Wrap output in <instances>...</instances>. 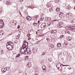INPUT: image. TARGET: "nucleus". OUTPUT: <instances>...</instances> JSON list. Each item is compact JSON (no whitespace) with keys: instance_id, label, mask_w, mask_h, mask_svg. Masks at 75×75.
Instances as JSON below:
<instances>
[{"instance_id":"f257e3e1","label":"nucleus","mask_w":75,"mask_h":75,"mask_svg":"<svg viewBox=\"0 0 75 75\" xmlns=\"http://www.w3.org/2000/svg\"><path fill=\"white\" fill-rule=\"evenodd\" d=\"M23 47V49L24 50V51H25H25H26L27 53H28V52L30 50V49L28 48V47H27V46H25Z\"/></svg>"},{"instance_id":"f03ea898","label":"nucleus","mask_w":75,"mask_h":75,"mask_svg":"<svg viewBox=\"0 0 75 75\" xmlns=\"http://www.w3.org/2000/svg\"><path fill=\"white\" fill-rule=\"evenodd\" d=\"M62 65L59 63H57L56 64V67L58 69H62Z\"/></svg>"},{"instance_id":"7ed1b4c3","label":"nucleus","mask_w":75,"mask_h":75,"mask_svg":"<svg viewBox=\"0 0 75 75\" xmlns=\"http://www.w3.org/2000/svg\"><path fill=\"white\" fill-rule=\"evenodd\" d=\"M69 21H70L71 24H72L73 25H75V21L74 19L72 18L70 19H69Z\"/></svg>"},{"instance_id":"20e7f679","label":"nucleus","mask_w":75,"mask_h":75,"mask_svg":"<svg viewBox=\"0 0 75 75\" xmlns=\"http://www.w3.org/2000/svg\"><path fill=\"white\" fill-rule=\"evenodd\" d=\"M23 42L24 43L22 45V48H24V47H25V46L26 47H26H28V42H27L25 40Z\"/></svg>"},{"instance_id":"39448f33","label":"nucleus","mask_w":75,"mask_h":75,"mask_svg":"<svg viewBox=\"0 0 75 75\" xmlns=\"http://www.w3.org/2000/svg\"><path fill=\"white\" fill-rule=\"evenodd\" d=\"M38 48H37V49L36 48L33 49V54H36L37 52L38 51Z\"/></svg>"},{"instance_id":"423d86ee","label":"nucleus","mask_w":75,"mask_h":75,"mask_svg":"<svg viewBox=\"0 0 75 75\" xmlns=\"http://www.w3.org/2000/svg\"><path fill=\"white\" fill-rule=\"evenodd\" d=\"M60 13L59 14V16L61 18H63L64 17V14L62 13Z\"/></svg>"},{"instance_id":"0eeeda50","label":"nucleus","mask_w":75,"mask_h":75,"mask_svg":"<svg viewBox=\"0 0 75 75\" xmlns=\"http://www.w3.org/2000/svg\"><path fill=\"white\" fill-rule=\"evenodd\" d=\"M46 24L44 23L42 24V25L40 27L41 28H45L46 27Z\"/></svg>"},{"instance_id":"6e6552de","label":"nucleus","mask_w":75,"mask_h":75,"mask_svg":"<svg viewBox=\"0 0 75 75\" xmlns=\"http://www.w3.org/2000/svg\"><path fill=\"white\" fill-rule=\"evenodd\" d=\"M50 33L51 34H56L57 33V30H52L50 31Z\"/></svg>"},{"instance_id":"1a4fd4ad","label":"nucleus","mask_w":75,"mask_h":75,"mask_svg":"<svg viewBox=\"0 0 75 75\" xmlns=\"http://www.w3.org/2000/svg\"><path fill=\"white\" fill-rule=\"evenodd\" d=\"M1 71L2 72H3V73H4V72H6V68H2L1 69Z\"/></svg>"},{"instance_id":"9d476101","label":"nucleus","mask_w":75,"mask_h":75,"mask_svg":"<svg viewBox=\"0 0 75 75\" xmlns=\"http://www.w3.org/2000/svg\"><path fill=\"white\" fill-rule=\"evenodd\" d=\"M27 20H31V17L30 16H28L26 17Z\"/></svg>"},{"instance_id":"9b49d317","label":"nucleus","mask_w":75,"mask_h":75,"mask_svg":"<svg viewBox=\"0 0 75 75\" xmlns=\"http://www.w3.org/2000/svg\"><path fill=\"white\" fill-rule=\"evenodd\" d=\"M68 45V43H64V44H63V47H67Z\"/></svg>"},{"instance_id":"f8f14e48","label":"nucleus","mask_w":75,"mask_h":75,"mask_svg":"<svg viewBox=\"0 0 75 75\" xmlns=\"http://www.w3.org/2000/svg\"><path fill=\"white\" fill-rule=\"evenodd\" d=\"M27 67L28 68H30V67H31V63H29L27 64L26 65Z\"/></svg>"},{"instance_id":"ddd939ff","label":"nucleus","mask_w":75,"mask_h":75,"mask_svg":"<svg viewBox=\"0 0 75 75\" xmlns=\"http://www.w3.org/2000/svg\"><path fill=\"white\" fill-rule=\"evenodd\" d=\"M42 68L44 70V72H46V67L45 66H43Z\"/></svg>"},{"instance_id":"4468645a","label":"nucleus","mask_w":75,"mask_h":75,"mask_svg":"<svg viewBox=\"0 0 75 75\" xmlns=\"http://www.w3.org/2000/svg\"><path fill=\"white\" fill-rule=\"evenodd\" d=\"M57 47L58 48H60V47H61V43H58L57 45Z\"/></svg>"},{"instance_id":"2eb2a0df","label":"nucleus","mask_w":75,"mask_h":75,"mask_svg":"<svg viewBox=\"0 0 75 75\" xmlns=\"http://www.w3.org/2000/svg\"><path fill=\"white\" fill-rule=\"evenodd\" d=\"M46 40L48 42H51V41H52L51 39H50L49 38H47Z\"/></svg>"},{"instance_id":"dca6fc26","label":"nucleus","mask_w":75,"mask_h":75,"mask_svg":"<svg viewBox=\"0 0 75 75\" xmlns=\"http://www.w3.org/2000/svg\"><path fill=\"white\" fill-rule=\"evenodd\" d=\"M4 23H2L1 24H0V28H3V26H4Z\"/></svg>"},{"instance_id":"f3484780","label":"nucleus","mask_w":75,"mask_h":75,"mask_svg":"<svg viewBox=\"0 0 75 75\" xmlns=\"http://www.w3.org/2000/svg\"><path fill=\"white\" fill-rule=\"evenodd\" d=\"M6 4H8V6L10 4L11 2L10 1H8L6 2Z\"/></svg>"},{"instance_id":"a211bd4d","label":"nucleus","mask_w":75,"mask_h":75,"mask_svg":"<svg viewBox=\"0 0 75 75\" xmlns=\"http://www.w3.org/2000/svg\"><path fill=\"white\" fill-rule=\"evenodd\" d=\"M67 17H70L71 16V13H68L67 15Z\"/></svg>"},{"instance_id":"6ab92c4d","label":"nucleus","mask_w":75,"mask_h":75,"mask_svg":"<svg viewBox=\"0 0 75 75\" xmlns=\"http://www.w3.org/2000/svg\"><path fill=\"white\" fill-rule=\"evenodd\" d=\"M5 69H6V70L7 71H9L10 70V68L8 67H6L5 68Z\"/></svg>"},{"instance_id":"aec40b11","label":"nucleus","mask_w":75,"mask_h":75,"mask_svg":"<svg viewBox=\"0 0 75 75\" xmlns=\"http://www.w3.org/2000/svg\"><path fill=\"white\" fill-rule=\"evenodd\" d=\"M65 28L66 30H71V27L69 26H67Z\"/></svg>"},{"instance_id":"412c9836","label":"nucleus","mask_w":75,"mask_h":75,"mask_svg":"<svg viewBox=\"0 0 75 75\" xmlns=\"http://www.w3.org/2000/svg\"><path fill=\"white\" fill-rule=\"evenodd\" d=\"M47 7H50L51 6V4H50V3H48L47 4Z\"/></svg>"},{"instance_id":"4be33fe9","label":"nucleus","mask_w":75,"mask_h":75,"mask_svg":"<svg viewBox=\"0 0 75 75\" xmlns=\"http://www.w3.org/2000/svg\"><path fill=\"white\" fill-rule=\"evenodd\" d=\"M72 40V38L71 37H69L68 39V41H71Z\"/></svg>"},{"instance_id":"5701e85b","label":"nucleus","mask_w":75,"mask_h":75,"mask_svg":"<svg viewBox=\"0 0 75 75\" xmlns=\"http://www.w3.org/2000/svg\"><path fill=\"white\" fill-rule=\"evenodd\" d=\"M41 21H43L44 20V16H42L41 18L40 19Z\"/></svg>"},{"instance_id":"b1692460","label":"nucleus","mask_w":75,"mask_h":75,"mask_svg":"<svg viewBox=\"0 0 75 75\" xmlns=\"http://www.w3.org/2000/svg\"><path fill=\"white\" fill-rule=\"evenodd\" d=\"M33 25L34 26H37V23H35V22H34L33 23Z\"/></svg>"},{"instance_id":"393cba45","label":"nucleus","mask_w":75,"mask_h":75,"mask_svg":"<svg viewBox=\"0 0 75 75\" xmlns=\"http://www.w3.org/2000/svg\"><path fill=\"white\" fill-rule=\"evenodd\" d=\"M60 10V9H59V8H57L56 9V11L57 12H58V11H59Z\"/></svg>"},{"instance_id":"a878e982","label":"nucleus","mask_w":75,"mask_h":75,"mask_svg":"<svg viewBox=\"0 0 75 75\" xmlns=\"http://www.w3.org/2000/svg\"><path fill=\"white\" fill-rule=\"evenodd\" d=\"M37 18H37L36 16H35L33 18V19L34 20H37Z\"/></svg>"},{"instance_id":"bb28decb","label":"nucleus","mask_w":75,"mask_h":75,"mask_svg":"<svg viewBox=\"0 0 75 75\" xmlns=\"http://www.w3.org/2000/svg\"><path fill=\"white\" fill-rule=\"evenodd\" d=\"M65 33H67V34H69L70 32H69V31H68V30H67L65 32Z\"/></svg>"},{"instance_id":"cd10ccee","label":"nucleus","mask_w":75,"mask_h":75,"mask_svg":"<svg viewBox=\"0 0 75 75\" xmlns=\"http://www.w3.org/2000/svg\"><path fill=\"white\" fill-rule=\"evenodd\" d=\"M21 54H24L25 55V54H26V53H25V51L24 52H20L21 53Z\"/></svg>"},{"instance_id":"c85d7f7f","label":"nucleus","mask_w":75,"mask_h":75,"mask_svg":"<svg viewBox=\"0 0 75 75\" xmlns=\"http://www.w3.org/2000/svg\"><path fill=\"white\" fill-rule=\"evenodd\" d=\"M51 23H52L51 22L48 23L47 24L48 25V26H50V25H51Z\"/></svg>"},{"instance_id":"c756f323","label":"nucleus","mask_w":75,"mask_h":75,"mask_svg":"<svg viewBox=\"0 0 75 75\" xmlns=\"http://www.w3.org/2000/svg\"><path fill=\"white\" fill-rule=\"evenodd\" d=\"M59 25H63V22H60L59 23Z\"/></svg>"},{"instance_id":"7c9ffc66","label":"nucleus","mask_w":75,"mask_h":75,"mask_svg":"<svg viewBox=\"0 0 75 75\" xmlns=\"http://www.w3.org/2000/svg\"><path fill=\"white\" fill-rule=\"evenodd\" d=\"M51 18L50 17H48L47 20V21H51Z\"/></svg>"},{"instance_id":"2f4dec72","label":"nucleus","mask_w":75,"mask_h":75,"mask_svg":"<svg viewBox=\"0 0 75 75\" xmlns=\"http://www.w3.org/2000/svg\"><path fill=\"white\" fill-rule=\"evenodd\" d=\"M50 47H51V48H54V46L52 44L51 45Z\"/></svg>"},{"instance_id":"473e14b6","label":"nucleus","mask_w":75,"mask_h":75,"mask_svg":"<svg viewBox=\"0 0 75 75\" xmlns=\"http://www.w3.org/2000/svg\"><path fill=\"white\" fill-rule=\"evenodd\" d=\"M48 17H46L45 18V21H46L47 22V21H48Z\"/></svg>"},{"instance_id":"72a5a7b5","label":"nucleus","mask_w":75,"mask_h":75,"mask_svg":"<svg viewBox=\"0 0 75 75\" xmlns=\"http://www.w3.org/2000/svg\"><path fill=\"white\" fill-rule=\"evenodd\" d=\"M6 47L7 49H8H8L10 48V46H9V45H8L7 44H6Z\"/></svg>"},{"instance_id":"f704fd0d","label":"nucleus","mask_w":75,"mask_h":75,"mask_svg":"<svg viewBox=\"0 0 75 75\" xmlns=\"http://www.w3.org/2000/svg\"><path fill=\"white\" fill-rule=\"evenodd\" d=\"M58 27H59V28H62V27L61 25H58Z\"/></svg>"},{"instance_id":"c9c22d12","label":"nucleus","mask_w":75,"mask_h":75,"mask_svg":"<svg viewBox=\"0 0 75 75\" xmlns=\"http://www.w3.org/2000/svg\"><path fill=\"white\" fill-rule=\"evenodd\" d=\"M28 54L30 55L31 54V50H30L28 53Z\"/></svg>"},{"instance_id":"e433bc0d","label":"nucleus","mask_w":75,"mask_h":75,"mask_svg":"<svg viewBox=\"0 0 75 75\" xmlns=\"http://www.w3.org/2000/svg\"><path fill=\"white\" fill-rule=\"evenodd\" d=\"M9 42V43L13 45V43L12 42Z\"/></svg>"},{"instance_id":"4c0bfd02","label":"nucleus","mask_w":75,"mask_h":75,"mask_svg":"<svg viewBox=\"0 0 75 75\" xmlns=\"http://www.w3.org/2000/svg\"><path fill=\"white\" fill-rule=\"evenodd\" d=\"M67 8L69 10H70V9H71V7L68 6L67 7Z\"/></svg>"},{"instance_id":"58836bf2","label":"nucleus","mask_w":75,"mask_h":75,"mask_svg":"<svg viewBox=\"0 0 75 75\" xmlns=\"http://www.w3.org/2000/svg\"><path fill=\"white\" fill-rule=\"evenodd\" d=\"M8 44V45H11V44L9 43V42H7V44Z\"/></svg>"},{"instance_id":"ea45409f","label":"nucleus","mask_w":75,"mask_h":75,"mask_svg":"<svg viewBox=\"0 0 75 75\" xmlns=\"http://www.w3.org/2000/svg\"><path fill=\"white\" fill-rule=\"evenodd\" d=\"M23 1H24V0H19V2H21V3L23 2Z\"/></svg>"},{"instance_id":"a19ab883","label":"nucleus","mask_w":75,"mask_h":75,"mask_svg":"<svg viewBox=\"0 0 75 75\" xmlns=\"http://www.w3.org/2000/svg\"><path fill=\"white\" fill-rule=\"evenodd\" d=\"M40 31H41V30H40V29H38V33H40Z\"/></svg>"},{"instance_id":"79ce46f5","label":"nucleus","mask_w":75,"mask_h":75,"mask_svg":"<svg viewBox=\"0 0 75 75\" xmlns=\"http://www.w3.org/2000/svg\"><path fill=\"white\" fill-rule=\"evenodd\" d=\"M20 54H18L17 56H16V57H19L20 55Z\"/></svg>"},{"instance_id":"37998d69","label":"nucleus","mask_w":75,"mask_h":75,"mask_svg":"<svg viewBox=\"0 0 75 75\" xmlns=\"http://www.w3.org/2000/svg\"><path fill=\"white\" fill-rule=\"evenodd\" d=\"M0 12L1 13H3L4 12V11H3V10H0Z\"/></svg>"},{"instance_id":"c03bdc74","label":"nucleus","mask_w":75,"mask_h":75,"mask_svg":"<svg viewBox=\"0 0 75 75\" xmlns=\"http://www.w3.org/2000/svg\"><path fill=\"white\" fill-rule=\"evenodd\" d=\"M40 40H38V41L37 42V44H39V43H40Z\"/></svg>"},{"instance_id":"a18cd8bd","label":"nucleus","mask_w":75,"mask_h":75,"mask_svg":"<svg viewBox=\"0 0 75 75\" xmlns=\"http://www.w3.org/2000/svg\"><path fill=\"white\" fill-rule=\"evenodd\" d=\"M70 30L71 29H73V27H74V26H70Z\"/></svg>"},{"instance_id":"49530a36","label":"nucleus","mask_w":75,"mask_h":75,"mask_svg":"<svg viewBox=\"0 0 75 75\" xmlns=\"http://www.w3.org/2000/svg\"><path fill=\"white\" fill-rule=\"evenodd\" d=\"M45 54V53L44 52H43L42 54V55H44V54Z\"/></svg>"},{"instance_id":"de8ad7c7","label":"nucleus","mask_w":75,"mask_h":75,"mask_svg":"<svg viewBox=\"0 0 75 75\" xmlns=\"http://www.w3.org/2000/svg\"><path fill=\"white\" fill-rule=\"evenodd\" d=\"M20 28V25H19L17 27V28H18V29H19V28Z\"/></svg>"},{"instance_id":"09e8293b","label":"nucleus","mask_w":75,"mask_h":75,"mask_svg":"<svg viewBox=\"0 0 75 75\" xmlns=\"http://www.w3.org/2000/svg\"><path fill=\"white\" fill-rule=\"evenodd\" d=\"M29 8H33V7H31V6H29Z\"/></svg>"},{"instance_id":"8fccbe9b","label":"nucleus","mask_w":75,"mask_h":75,"mask_svg":"<svg viewBox=\"0 0 75 75\" xmlns=\"http://www.w3.org/2000/svg\"><path fill=\"white\" fill-rule=\"evenodd\" d=\"M2 21H1V20H0V24L2 23Z\"/></svg>"},{"instance_id":"3c124183","label":"nucleus","mask_w":75,"mask_h":75,"mask_svg":"<svg viewBox=\"0 0 75 75\" xmlns=\"http://www.w3.org/2000/svg\"><path fill=\"white\" fill-rule=\"evenodd\" d=\"M28 37H29V36H30V34H28L27 35Z\"/></svg>"},{"instance_id":"603ef678","label":"nucleus","mask_w":75,"mask_h":75,"mask_svg":"<svg viewBox=\"0 0 75 75\" xmlns=\"http://www.w3.org/2000/svg\"><path fill=\"white\" fill-rule=\"evenodd\" d=\"M31 39V38L30 37H29L28 38V40H30Z\"/></svg>"},{"instance_id":"864d4df0","label":"nucleus","mask_w":75,"mask_h":75,"mask_svg":"<svg viewBox=\"0 0 75 75\" xmlns=\"http://www.w3.org/2000/svg\"><path fill=\"white\" fill-rule=\"evenodd\" d=\"M64 36V35H61V36H60V37L61 38H62V37H63V36Z\"/></svg>"},{"instance_id":"5fc2aeb1","label":"nucleus","mask_w":75,"mask_h":75,"mask_svg":"<svg viewBox=\"0 0 75 75\" xmlns=\"http://www.w3.org/2000/svg\"><path fill=\"white\" fill-rule=\"evenodd\" d=\"M17 37H18V38H20V36H19L18 35H17Z\"/></svg>"},{"instance_id":"6e6d98bb","label":"nucleus","mask_w":75,"mask_h":75,"mask_svg":"<svg viewBox=\"0 0 75 75\" xmlns=\"http://www.w3.org/2000/svg\"><path fill=\"white\" fill-rule=\"evenodd\" d=\"M73 31H75V28H73Z\"/></svg>"},{"instance_id":"4d7b16f0","label":"nucleus","mask_w":75,"mask_h":75,"mask_svg":"<svg viewBox=\"0 0 75 75\" xmlns=\"http://www.w3.org/2000/svg\"><path fill=\"white\" fill-rule=\"evenodd\" d=\"M36 17H37V18H38V15H37L36 16Z\"/></svg>"},{"instance_id":"13d9d810","label":"nucleus","mask_w":75,"mask_h":75,"mask_svg":"<svg viewBox=\"0 0 75 75\" xmlns=\"http://www.w3.org/2000/svg\"><path fill=\"white\" fill-rule=\"evenodd\" d=\"M39 35L40 36H42V35H41V34H40Z\"/></svg>"},{"instance_id":"bf43d9fd","label":"nucleus","mask_w":75,"mask_h":75,"mask_svg":"<svg viewBox=\"0 0 75 75\" xmlns=\"http://www.w3.org/2000/svg\"><path fill=\"white\" fill-rule=\"evenodd\" d=\"M74 10H75V6L74 7Z\"/></svg>"},{"instance_id":"052dcab7","label":"nucleus","mask_w":75,"mask_h":75,"mask_svg":"<svg viewBox=\"0 0 75 75\" xmlns=\"http://www.w3.org/2000/svg\"><path fill=\"white\" fill-rule=\"evenodd\" d=\"M65 66H69V65H65Z\"/></svg>"},{"instance_id":"680f3d73","label":"nucleus","mask_w":75,"mask_h":75,"mask_svg":"<svg viewBox=\"0 0 75 75\" xmlns=\"http://www.w3.org/2000/svg\"><path fill=\"white\" fill-rule=\"evenodd\" d=\"M11 47H13V45H12L11 44Z\"/></svg>"},{"instance_id":"e2e57ef3","label":"nucleus","mask_w":75,"mask_h":75,"mask_svg":"<svg viewBox=\"0 0 75 75\" xmlns=\"http://www.w3.org/2000/svg\"><path fill=\"white\" fill-rule=\"evenodd\" d=\"M38 23H40V21H38Z\"/></svg>"},{"instance_id":"0e129e2a","label":"nucleus","mask_w":75,"mask_h":75,"mask_svg":"<svg viewBox=\"0 0 75 75\" xmlns=\"http://www.w3.org/2000/svg\"><path fill=\"white\" fill-rule=\"evenodd\" d=\"M12 48H14V47H12Z\"/></svg>"},{"instance_id":"69168bd1","label":"nucleus","mask_w":75,"mask_h":75,"mask_svg":"<svg viewBox=\"0 0 75 75\" xmlns=\"http://www.w3.org/2000/svg\"><path fill=\"white\" fill-rule=\"evenodd\" d=\"M13 50V49H11V50Z\"/></svg>"},{"instance_id":"338daca9","label":"nucleus","mask_w":75,"mask_h":75,"mask_svg":"<svg viewBox=\"0 0 75 75\" xmlns=\"http://www.w3.org/2000/svg\"><path fill=\"white\" fill-rule=\"evenodd\" d=\"M36 33L37 34V32H36Z\"/></svg>"},{"instance_id":"774afa93","label":"nucleus","mask_w":75,"mask_h":75,"mask_svg":"<svg viewBox=\"0 0 75 75\" xmlns=\"http://www.w3.org/2000/svg\"><path fill=\"white\" fill-rule=\"evenodd\" d=\"M56 3H58V2H56Z\"/></svg>"}]
</instances>
